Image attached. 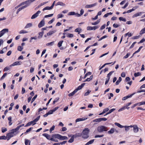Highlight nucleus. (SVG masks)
I'll use <instances>...</instances> for the list:
<instances>
[{
  "instance_id": "nucleus-1",
  "label": "nucleus",
  "mask_w": 145,
  "mask_h": 145,
  "mask_svg": "<svg viewBox=\"0 0 145 145\" xmlns=\"http://www.w3.org/2000/svg\"><path fill=\"white\" fill-rule=\"evenodd\" d=\"M89 132V130L88 128L84 129L82 131L81 135L82 137L85 139L88 138L89 137L88 134Z\"/></svg>"
},
{
  "instance_id": "nucleus-2",
  "label": "nucleus",
  "mask_w": 145,
  "mask_h": 145,
  "mask_svg": "<svg viewBox=\"0 0 145 145\" xmlns=\"http://www.w3.org/2000/svg\"><path fill=\"white\" fill-rule=\"evenodd\" d=\"M52 137L53 138H57L58 139L61 140H67L68 139L67 137L66 136H62L61 135L58 134L53 135L52 136Z\"/></svg>"
},
{
  "instance_id": "nucleus-3",
  "label": "nucleus",
  "mask_w": 145,
  "mask_h": 145,
  "mask_svg": "<svg viewBox=\"0 0 145 145\" xmlns=\"http://www.w3.org/2000/svg\"><path fill=\"white\" fill-rule=\"evenodd\" d=\"M107 130V128L106 126L103 125L99 126L97 128V131L100 133L102 132L103 131H106Z\"/></svg>"
},
{
  "instance_id": "nucleus-4",
  "label": "nucleus",
  "mask_w": 145,
  "mask_h": 145,
  "mask_svg": "<svg viewBox=\"0 0 145 145\" xmlns=\"http://www.w3.org/2000/svg\"><path fill=\"white\" fill-rule=\"evenodd\" d=\"M99 27L98 26H95L93 27L88 26L87 27V29L88 30H95L96 29L98 28Z\"/></svg>"
},
{
  "instance_id": "nucleus-5",
  "label": "nucleus",
  "mask_w": 145,
  "mask_h": 145,
  "mask_svg": "<svg viewBox=\"0 0 145 145\" xmlns=\"http://www.w3.org/2000/svg\"><path fill=\"white\" fill-rule=\"evenodd\" d=\"M41 12V11L40 10L38 11L36 13L32 15L31 17V19H33L36 18L39 16V14H40Z\"/></svg>"
},
{
  "instance_id": "nucleus-6",
  "label": "nucleus",
  "mask_w": 145,
  "mask_h": 145,
  "mask_svg": "<svg viewBox=\"0 0 145 145\" xmlns=\"http://www.w3.org/2000/svg\"><path fill=\"white\" fill-rule=\"evenodd\" d=\"M44 24L45 22L44 20V19H43L38 24V27L39 28H40L44 26Z\"/></svg>"
},
{
  "instance_id": "nucleus-7",
  "label": "nucleus",
  "mask_w": 145,
  "mask_h": 145,
  "mask_svg": "<svg viewBox=\"0 0 145 145\" xmlns=\"http://www.w3.org/2000/svg\"><path fill=\"white\" fill-rule=\"evenodd\" d=\"M22 62L20 61H16L10 65V67L14 66L15 65H20L21 64Z\"/></svg>"
},
{
  "instance_id": "nucleus-8",
  "label": "nucleus",
  "mask_w": 145,
  "mask_h": 145,
  "mask_svg": "<svg viewBox=\"0 0 145 145\" xmlns=\"http://www.w3.org/2000/svg\"><path fill=\"white\" fill-rule=\"evenodd\" d=\"M133 131L135 133H137L138 131L139 128L136 125H134Z\"/></svg>"
},
{
  "instance_id": "nucleus-9",
  "label": "nucleus",
  "mask_w": 145,
  "mask_h": 145,
  "mask_svg": "<svg viewBox=\"0 0 145 145\" xmlns=\"http://www.w3.org/2000/svg\"><path fill=\"white\" fill-rule=\"evenodd\" d=\"M13 132H11L7 134V140H8L10 138L13 136Z\"/></svg>"
},
{
  "instance_id": "nucleus-10",
  "label": "nucleus",
  "mask_w": 145,
  "mask_h": 145,
  "mask_svg": "<svg viewBox=\"0 0 145 145\" xmlns=\"http://www.w3.org/2000/svg\"><path fill=\"white\" fill-rule=\"evenodd\" d=\"M85 83H83L80 86H78L77 88L75 89V90L76 91V92H77L78 90L81 89L85 85Z\"/></svg>"
},
{
  "instance_id": "nucleus-11",
  "label": "nucleus",
  "mask_w": 145,
  "mask_h": 145,
  "mask_svg": "<svg viewBox=\"0 0 145 145\" xmlns=\"http://www.w3.org/2000/svg\"><path fill=\"white\" fill-rule=\"evenodd\" d=\"M77 137V136L76 135H73L71 138V139L69 140L68 142L69 143L72 142L74 140V137Z\"/></svg>"
},
{
  "instance_id": "nucleus-12",
  "label": "nucleus",
  "mask_w": 145,
  "mask_h": 145,
  "mask_svg": "<svg viewBox=\"0 0 145 145\" xmlns=\"http://www.w3.org/2000/svg\"><path fill=\"white\" fill-rule=\"evenodd\" d=\"M87 119L86 118H82L77 119L76 120V123L81 121H84L86 120Z\"/></svg>"
},
{
  "instance_id": "nucleus-13",
  "label": "nucleus",
  "mask_w": 145,
  "mask_h": 145,
  "mask_svg": "<svg viewBox=\"0 0 145 145\" xmlns=\"http://www.w3.org/2000/svg\"><path fill=\"white\" fill-rule=\"evenodd\" d=\"M33 2V0H28L25 1L26 5L25 6H26V7H27L31 4V3Z\"/></svg>"
},
{
  "instance_id": "nucleus-14",
  "label": "nucleus",
  "mask_w": 145,
  "mask_h": 145,
  "mask_svg": "<svg viewBox=\"0 0 145 145\" xmlns=\"http://www.w3.org/2000/svg\"><path fill=\"white\" fill-rule=\"evenodd\" d=\"M97 5L96 3L91 5H87L85 6V8H89L93 7L96 6Z\"/></svg>"
},
{
  "instance_id": "nucleus-15",
  "label": "nucleus",
  "mask_w": 145,
  "mask_h": 145,
  "mask_svg": "<svg viewBox=\"0 0 145 145\" xmlns=\"http://www.w3.org/2000/svg\"><path fill=\"white\" fill-rule=\"evenodd\" d=\"M8 31V29H4L1 31L0 33H1L3 35L6 32L7 33Z\"/></svg>"
},
{
  "instance_id": "nucleus-16",
  "label": "nucleus",
  "mask_w": 145,
  "mask_h": 145,
  "mask_svg": "<svg viewBox=\"0 0 145 145\" xmlns=\"http://www.w3.org/2000/svg\"><path fill=\"white\" fill-rule=\"evenodd\" d=\"M56 5H60L62 7H64L65 6V4L62 2H58Z\"/></svg>"
},
{
  "instance_id": "nucleus-17",
  "label": "nucleus",
  "mask_w": 145,
  "mask_h": 145,
  "mask_svg": "<svg viewBox=\"0 0 145 145\" xmlns=\"http://www.w3.org/2000/svg\"><path fill=\"white\" fill-rule=\"evenodd\" d=\"M56 32V30H54L52 31H49V32L47 33V35L48 36H50L51 35L55 33Z\"/></svg>"
},
{
  "instance_id": "nucleus-18",
  "label": "nucleus",
  "mask_w": 145,
  "mask_h": 145,
  "mask_svg": "<svg viewBox=\"0 0 145 145\" xmlns=\"http://www.w3.org/2000/svg\"><path fill=\"white\" fill-rule=\"evenodd\" d=\"M26 6H22V7H21L20 8H18V10H17V11L16 13L17 14H18L20 11L22 9L26 8Z\"/></svg>"
},
{
  "instance_id": "nucleus-19",
  "label": "nucleus",
  "mask_w": 145,
  "mask_h": 145,
  "mask_svg": "<svg viewBox=\"0 0 145 145\" xmlns=\"http://www.w3.org/2000/svg\"><path fill=\"white\" fill-rule=\"evenodd\" d=\"M33 25L31 23H29L27 24H26L25 27V28L27 29L31 27Z\"/></svg>"
},
{
  "instance_id": "nucleus-20",
  "label": "nucleus",
  "mask_w": 145,
  "mask_h": 145,
  "mask_svg": "<svg viewBox=\"0 0 145 145\" xmlns=\"http://www.w3.org/2000/svg\"><path fill=\"white\" fill-rule=\"evenodd\" d=\"M115 125L118 127H119L122 128H124V126L122 125L121 124H120V123H117V122H115L114 123Z\"/></svg>"
},
{
  "instance_id": "nucleus-21",
  "label": "nucleus",
  "mask_w": 145,
  "mask_h": 145,
  "mask_svg": "<svg viewBox=\"0 0 145 145\" xmlns=\"http://www.w3.org/2000/svg\"><path fill=\"white\" fill-rule=\"evenodd\" d=\"M43 136L45 137L48 139L50 140V135L46 134V133H44L42 135Z\"/></svg>"
},
{
  "instance_id": "nucleus-22",
  "label": "nucleus",
  "mask_w": 145,
  "mask_h": 145,
  "mask_svg": "<svg viewBox=\"0 0 145 145\" xmlns=\"http://www.w3.org/2000/svg\"><path fill=\"white\" fill-rule=\"evenodd\" d=\"M142 13V12H140L137 13L133 15V17H135L139 16H140L141 15Z\"/></svg>"
},
{
  "instance_id": "nucleus-23",
  "label": "nucleus",
  "mask_w": 145,
  "mask_h": 145,
  "mask_svg": "<svg viewBox=\"0 0 145 145\" xmlns=\"http://www.w3.org/2000/svg\"><path fill=\"white\" fill-rule=\"evenodd\" d=\"M122 78L121 77H120L117 80L116 83V85H118L119 84V83L121 81Z\"/></svg>"
},
{
  "instance_id": "nucleus-24",
  "label": "nucleus",
  "mask_w": 145,
  "mask_h": 145,
  "mask_svg": "<svg viewBox=\"0 0 145 145\" xmlns=\"http://www.w3.org/2000/svg\"><path fill=\"white\" fill-rule=\"evenodd\" d=\"M44 34V32L42 31L40 32L39 33V35L38 36V38L39 39H40L42 37Z\"/></svg>"
},
{
  "instance_id": "nucleus-25",
  "label": "nucleus",
  "mask_w": 145,
  "mask_h": 145,
  "mask_svg": "<svg viewBox=\"0 0 145 145\" xmlns=\"http://www.w3.org/2000/svg\"><path fill=\"white\" fill-rule=\"evenodd\" d=\"M76 92V91L74 90L72 92L69 93L68 95L69 97L72 96H73Z\"/></svg>"
},
{
  "instance_id": "nucleus-26",
  "label": "nucleus",
  "mask_w": 145,
  "mask_h": 145,
  "mask_svg": "<svg viewBox=\"0 0 145 145\" xmlns=\"http://www.w3.org/2000/svg\"><path fill=\"white\" fill-rule=\"evenodd\" d=\"M52 8L51 7L47 6L44 8L42 10L43 11L45 10H50L52 9Z\"/></svg>"
},
{
  "instance_id": "nucleus-27",
  "label": "nucleus",
  "mask_w": 145,
  "mask_h": 145,
  "mask_svg": "<svg viewBox=\"0 0 145 145\" xmlns=\"http://www.w3.org/2000/svg\"><path fill=\"white\" fill-rule=\"evenodd\" d=\"M8 120L9 121V125H11L12 124V123L11 122L12 121V118L10 116L8 118Z\"/></svg>"
},
{
  "instance_id": "nucleus-28",
  "label": "nucleus",
  "mask_w": 145,
  "mask_h": 145,
  "mask_svg": "<svg viewBox=\"0 0 145 145\" xmlns=\"http://www.w3.org/2000/svg\"><path fill=\"white\" fill-rule=\"evenodd\" d=\"M25 145H28L29 143V145H30V142L28 139H25Z\"/></svg>"
},
{
  "instance_id": "nucleus-29",
  "label": "nucleus",
  "mask_w": 145,
  "mask_h": 145,
  "mask_svg": "<svg viewBox=\"0 0 145 145\" xmlns=\"http://www.w3.org/2000/svg\"><path fill=\"white\" fill-rule=\"evenodd\" d=\"M145 33V27L142 29L140 31V34L142 35Z\"/></svg>"
},
{
  "instance_id": "nucleus-30",
  "label": "nucleus",
  "mask_w": 145,
  "mask_h": 145,
  "mask_svg": "<svg viewBox=\"0 0 145 145\" xmlns=\"http://www.w3.org/2000/svg\"><path fill=\"white\" fill-rule=\"evenodd\" d=\"M112 14V12H109L105 14L103 16L104 18L107 17L109 15H111Z\"/></svg>"
},
{
  "instance_id": "nucleus-31",
  "label": "nucleus",
  "mask_w": 145,
  "mask_h": 145,
  "mask_svg": "<svg viewBox=\"0 0 145 145\" xmlns=\"http://www.w3.org/2000/svg\"><path fill=\"white\" fill-rule=\"evenodd\" d=\"M114 129L113 128H112L110 131H108V133L109 134H112L114 133Z\"/></svg>"
},
{
  "instance_id": "nucleus-32",
  "label": "nucleus",
  "mask_w": 145,
  "mask_h": 145,
  "mask_svg": "<svg viewBox=\"0 0 145 145\" xmlns=\"http://www.w3.org/2000/svg\"><path fill=\"white\" fill-rule=\"evenodd\" d=\"M63 42V41L62 40L58 42L57 44V46L59 47H60L61 46Z\"/></svg>"
},
{
  "instance_id": "nucleus-33",
  "label": "nucleus",
  "mask_w": 145,
  "mask_h": 145,
  "mask_svg": "<svg viewBox=\"0 0 145 145\" xmlns=\"http://www.w3.org/2000/svg\"><path fill=\"white\" fill-rule=\"evenodd\" d=\"M115 109H116L115 108H112L110 109V110H109L108 112H107L106 113V114H110L112 112L114 111L115 110Z\"/></svg>"
},
{
  "instance_id": "nucleus-34",
  "label": "nucleus",
  "mask_w": 145,
  "mask_h": 145,
  "mask_svg": "<svg viewBox=\"0 0 145 145\" xmlns=\"http://www.w3.org/2000/svg\"><path fill=\"white\" fill-rule=\"evenodd\" d=\"M75 13L74 12H69L68 15L69 16L75 15Z\"/></svg>"
},
{
  "instance_id": "nucleus-35",
  "label": "nucleus",
  "mask_w": 145,
  "mask_h": 145,
  "mask_svg": "<svg viewBox=\"0 0 145 145\" xmlns=\"http://www.w3.org/2000/svg\"><path fill=\"white\" fill-rule=\"evenodd\" d=\"M114 72L113 71H111L108 74L107 77L108 78L110 79V76L112 74V73Z\"/></svg>"
},
{
  "instance_id": "nucleus-36",
  "label": "nucleus",
  "mask_w": 145,
  "mask_h": 145,
  "mask_svg": "<svg viewBox=\"0 0 145 145\" xmlns=\"http://www.w3.org/2000/svg\"><path fill=\"white\" fill-rule=\"evenodd\" d=\"M28 33V31H27L25 30H22L21 31H20L19 33L20 34H24V33Z\"/></svg>"
},
{
  "instance_id": "nucleus-37",
  "label": "nucleus",
  "mask_w": 145,
  "mask_h": 145,
  "mask_svg": "<svg viewBox=\"0 0 145 145\" xmlns=\"http://www.w3.org/2000/svg\"><path fill=\"white\" fill-rule=\"evenodd\" d=\"M7 74V73L6 72L3 75V76H2L1 78L0 79V80H2L3 79H4V78L6 76Z\"/></svg>"
},
{
  "instance_id": "nucleus-38",
  "label": "nucleus",
  "mask_w": 145,
  "mask_h": 145,
  "mask_svg": "<svg viewBox=\"0 0 145 145\" xmlns=\"http://www.w3.org/2000/svg\"><path fill=\"white\" fill-rule=\"evenodd\" d=\"M119 19L120 21H122L124 22L126 21V19L122 17H119Z\"/></svg>"
},
{
  "instance_id": "nucleus-39",
  "label": "nucleus",
  "mask_w": 145,
  "mask_h": 145,
  "mask_svg": "<svg viewBox=\"0 0 145 145\" xmlns=\"http://www.w3.org/2000/svg\"><path fill=\"white\" fill-rule=\"evenodd\" d=\"M91 74V73L90 72H88L86 74L84 77V78H86L88 75H90Z\"/></svg>"
},
{
  "instance_id": "nucleus-40",
  "label": "nucleus",
  "mask_w": 145,
  "mask_h": 145,
  "mask_svg": "<svg viewBox=\"0 0 145 145\" xmlns=\"http://www.w3.org/2000/svg\"><path fill=\"white\" fill-rule=\"evenodd\" d=\"M23 49V47L22 46H18V50L20 51H21Z\"/></svg>"
},
{
  "instance_id": "nucleus-41",
  "label": "nucleus",
  "mask_w": 145,
  "mask_h": 145,
  "mask_svg": "<svg viewBox=\"0 0 145 145\" xmlns=\"http://www.w3.org/2000/svg\"><path fill=\"white\" fill-rule=\"evenodd\" d=\"M100 22V21L99 20H98L97 21L94 22V23H92L91 24L93 25H95L97 24H99Z\"/></svg>"
},
{
  "instance_id": "nucleus-42",
  "label": "nucleus",
  "mask_w": 145,
  "mask_h": 145,
  "mask_svg": "<svg viewBox=\"0 0 145 145\" xmlns=\"http://www.w3.org/2000/svg\"><path fill=\"white\" fill-rule=\"evenodd\" d=\"M24 125V124H21V125H20L18 126L16 128V130H17V131L19 129H20V128L23 126Z\"/></svg>"
},
{
  "instance_id": "nucleus-43",
  "label": "nucleus",
  "mask_w": 145,
  "mask_h": 145,
  "mask_svg": "<svg viewBox=\"0 0 145 145\" xmlns=\"http://www.w3.org/2000/svg\"><path fill=\"white\" fill-rule=\"evenodd\" d=\"M138 106H141L142 105H144L145 104V101H142L139 103H138Z\"/></svg>"
},
{
  "instance_id": "nucleus-44",
  "label": "nucleus",
  "mask_w": 145,
  "mask_h": 145,
  "mask_svg": "<svg viewBox=\"0 0 145 145\" xmlns=\"http://www.w3.org/2000/svg\"><path fill=\"white\" fill-rule=\"evenodd\" d=\"M81 31V29L80 28H78L76 29L74 31L75 32H78V33H80V32Z\"/></svg>"
},
{
  "instance_id": "nucleus-45",
  "label": "nucleus",
  "mask_w": 145,
  "mask_h": 145,
  "mask_svg": "<svg viewBox=\"0 0 145 145\" xmlns=\"http://www.w3.org/2000/svg\"><path fill=\"white\" fill-rule=\"evenodd\" d=\"M54 41H53L50 42L46 44V45L47 46H52L54 44Z\"/></svg>"
},
{
  "instance_id": "nucleus-46",
  "label": "nucleus",
  "mask_w": 145,
  "mask_h": 145,
  "mask_svg": "<svg viewBox=\"0 0 145 145\" xmlns=\"http://www.w3.org/2000/svg\"><path fill=\"white\" fill-rule=\"evenodd\" d=\"M37 97V95H35L34 97L33 98V99H32L31 101V103H32L33 102L35 101V99Z\"/></svg>"
},
{
  "instance_id": "nucleus-47",
  "label": "nucleus",
  "mask_w": 145,
  "mask_h": 145,
  "mask_svg": "<svg viewBox=\"0 0 145 145\" xmlns=\"http://www.w3.org/2000/svg\"><path fill=\"white\" fill-rule=\"evenodd\" d=\"M141 75V74L139 72H138L137 73H135L134 75L135 77H137Z\"/></svg>"
},
{
  "instance_id": "nucleus-48",
  "label": "nucleus",
  "mask_w": 145,
  "mask_h": 145,
  "mask_svg": "<svg viewBox=\"0 0 145 145\" xmlns=\"http://www.w3.org/2000/svg\"><path fill=\"white\" fill-rule=\"evenodd\" d=\"M59 99V97H57L55 98L54 100V101L53 102V104L54 105L55 104V103L57 102Z\"/></svg>"
},
{
  "instance_id": "nucleus-49",
  "label": "nucleus",
  "mask_w": 145,
  "mask_h": 145,
  "mask_svg": "<svg viewBox=\"0 0 145 145\" xmlns=\"http://www.w3.org/2000/svg\"><path fill=\"white\" fill-rule=\"evenodd\" d=\"M127 35H128V37H129L132 36V34L131 33H128L125 34L124 35L125 37H126Z\"/></svg>"
},
{
  "instance_id": "nucleus-50",
  "label": "nucleus",
  "mask_w": 145,
  "mask_h": 145,
  "mask_svg": "<svg viewBox=\"0 0 145 145\" xmlns=\"http://www.w3.org/2000/svg\"><path fill=\"white\" fill-rule=\"evenodd\" d=\"M92 78L93 76H90V78H87L85 81H89L92 79Z\"/></svg>"
},
{
  "instance_id": "nucleus-51",
  "label": "nucleus",
  "mask_w": 145,
  "mask_h": 145,
  "mask_svg": "<svg viewBox=\"0 0 145 145\" xmlns=\"http://www.w3.org/2000/svg\"><path fill=\"white\" fill-rule=\"evenodd\" d=\"M101 120L100 118H97L93 120V122H100L101 121Z\"/></svg>"
},
{
  "instance_id": "nucleus-52",
  "label": "nucleus",
  "mask_w": 145,
  "mask_h": 145,
  "mask_svg": "<svg viewBox=\"0 0 145 145\" xmlns=\"http://www.w3.org/2000/svg\"><path fill=\"white\" fill-rule=\"evenodd\" d=\"M91 91L90 90H88L87 92H86L84 94L85 96H86L88 95L91 92Z\"/></svg>"
},
{
  "instance_id": "nucleus-53",
  "label": "nucleus",
  "mask_w": 145,
  "mask_h": 145,
  "mask_svg": "<svg viewBox=\"0 0 145 145\" xmlns=\"http://www.w3.org/2000/svg\"><path fill=\"white\" fill-rule=\"evenodd\" d=\"M6 138H7V137L4 135L1 136L0 137V139H1V140H2V139L5 140L6 139Z\"/></svg>"
},
{
  "instance_id": "nucleus-54",
  "label": "nucleus",
  "mask_w": 145,
  "mask_h": 145,
  "mask_svg": "<svg viewBox=\"0 0 145 145\" xmlns=\"http://www.w3.org/2000/svg\"><path fill=\"white\" fill-rule=\"evenodd\" d=\"M109 110V108H106L104 109L103 111V112L105 113L107 112Z\"/></svg>"
},
{
  "instance_id": "nucleus-55",
  "label": "nucleus",
  "mask_w": 145,
  "mask_h": 145,
  "mask_svg": "<svg viewBox=\"0 0 145 145\" xmlns=\"http://www.w3.org/2000/svg\"><path fill=\"white\" fill-rule=\"evenodd\" d=\"M130 54L129 53H127V54L123 57V58L124 59L127 58L130 55Z\"/></svg>"
},
{
  "instance_id": "nucleus-56",
  "label": "nucleus",
  "mask_w": 145,
  "mask_h": 145,
  "mask_svg": "<svg viewBox=\"0 0 145 145\" xmlns=\"http://www.w3.org/2000/svg\"><path fill=\"white\" fill-rule=\"evenodd\" d=\"M124 127L125 128V130L126 131H128L129 130V128L128 126H124Z\"/></svg>"
},
{
  "instance_id": "nucleus-57",
  "label": "nucleus",
  "mask_w": 145,
  "mask_h": 145,
  "mask_svg": "<svg viewBox=\"0 0 145 145\" xmlns=\"http://www.w3.org/2000/svg\"><path fill=\"white\" fill-rule=\"evenodd\" d=\"M53 15V14H48V15H46L44 16V18H46L47 17H52Z\"/></svg>"
},
{
  "instance_id": "nucleus-58",
  "label": "nucleus",
  "mask_w": 145,
  "mask_h": 145,
  "mask_svg": "<svg viewBox=\"0 0 145 145\" xmlns=\"http://www.w3.org/2000/svg\"><path fill=\"white\" fill-rule=\"evenodd\" d=\"M142 48V46H140L139 48L138 49V50L137 51H136L135 52V53H137L138 52H139L140 51V50Z\"/></svg>"
},
{
  "instance_id": "nucleus-59",
  "label": "nucleus",
  "mask_w": 145,
  "mask_h": 145,
  "mask_svg": "<svg viewBox=\"0 0 145 145\" xmlns=\"http://www.w3.org/2000/svg\"><path fill=\"white\" fill-rule=\"evenodd\" d=\"M103 136H104L103 135H96V136H95V138H98V137L100 138V137H102Z\"/></svg>"
},
{
  "instance_id": "nucleus-60",
  "label": "nucleus",
  "mask_w": 145,
  "mask_h": 145,
  "mask_svg": "<svg viewBox=\"0 0 145 145\" xmlns=\"http://www.w3.org/2000/svg\"><path fill=\"white\" fill-rule=\"evenodd\" d=\"M55 126L54 125L50 129V132H51L52 131L54 130V129Z\"/></svg>"
},
{
  "instance_id": "nucleus-61",
  "label": "nucleus",
  "mask_w": 145,
  "mask_h": 145,
  "mask_svg": "<svg viewBox=\"0 0 145 145\" xmlns=\"http://www.w3.org/2000/svg\"><path fill=\"white\" fill-rule=\"evenodd\" d=\"M67 37H73V35L72 34L68 33Z\"/></svg>"
},
{
  "instance_id": "nucleus-62",
  "label": "nucleus",
  "mask_w": 145,
  "mask_h": 145,
  "mask_svg": "<svg viewBox=\"0 0 145 145\" xmlns=\"http://www.w3.org/2000/svg\"><path fill=\"white\" fill-rule=\"evenodd\" d=\"M55 20V18H53L52 20L49 21L48 22V24H52Z\"/></svg>"
},
{
  "instance_id": "nucleus-63",
  "label": "nucleus",
  "mask_w": 145,
  "mask_h": 145,
  "mask_svg": "<svg viewBox=\"0 0 145 145\" xmlns=\"http://www.w3.org/2000/svg\"><path fill=\"white\" fill-rule=\"evenodd\" d=\"M57 18H62L63 17V15L61 14H59L57 15Z\"/></svg>"
},
{
  "instance_id": "nucleus-64",
  "label": "nucleus",
  "mask_w": 145,
  "mask_h": 145,
  "mask_svg": "<svg viewBox=\"0 0 145 145\" xmlns=\"http://www.w3.org/2000/svg\"><path fill=\"white\" fill-rule=\"evenodd\" d=\"M9 69L10 68L9 67H6L4 68L3 71H6L9 70Z\"/></svg>"
}]
</instances>
